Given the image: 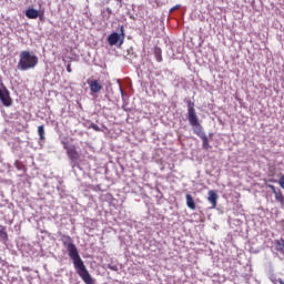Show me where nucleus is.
Segmentation results:
<instances>
[{"mask_svg":"<svg viewBox=\"0 0 284 284\" xmlns=\"http://www.w3.org/2000/svg\"><path fill=\"white\" fill-rule=\"evenodd\" d=\"M62 243L73 262L78 276H80L85 284H94V280L92 278V275H90L88 267H85L83 260H81V255H79V250L77 248V245H74V242H72V237H70V235H63Z\"/></svg>","mask_w":284,"mask_h":284,"instance_id":"obj_1","label":"nucleus"},{"mask_svg":"<svg viewBox=\"0 0 284 284\" xmlns=\"http://www.w3.org/2000/svg\"><path fill=\"white\" fill-rule=\"evenodd\" d=\"M186 105H187V121L191 128H193L194 134H196V136H200V138L204 136L205 132L203 131V125H201V122L199 121L196 109H194V102H192V100H189L186 101Z\"/></svg>","mask_w":284,"mask_h":284,"instance_id":"obj_2","label":"nucleus"},{"mask_svg":"<svg viewBox=\"0 0 284 284\" xmlns=\"http://www.w3.org/2000/svg\"><path fill=\"white\" fill-rule=\"evenodd\" d=\"M39 58L37 55L30 53V51H22L18 62V70L26 72V70H32L33 68H37Z\"/></svg>","mask_w":284,"mask_h":284,"instance_id":"obj_3","label":"nucleus"},{"mask_svg":"<svg viewBox=\"0 0 284 284\" xmlns=\"http://www.w3.org/2000/svg\"><path fill=\"white\" fill-rule=\"evenodd\" d=\"M0 101L4 108H10L12 105V98H10V91L6 88V85L0 87Z\"/></svg>","mask_w":284,"mask_h":284,"instance_id":"obj_4","label":"nucleus"},{"mask_svg":"<svg viewBox=\"0 0 284 284\" xmlns=\"http://www.w3.org/2000/svg\"><path fill=\"white\" fill-rule=\"evenodd\" d=\"M67 154L70 159V165L71 168H77V162L79 161V152H77V149L74 146L67 148Z\"/></svg>","mask_w":284,"mask_h":284,"instance_id":"obj_5","label":"nucleus"},{"mask_svg":"<svg viewBox=\"0 0 284 284\" xmlns=\"http://www.w3.org/2000/svg\"><path fill=\"white\" fill-rule=\"evenodd\" d=\"M87 83L90 88L91 94H99V92L103 90V85H101V81L99 80H87Z\"/></svg>","mask_w":284,"mask_h":284,"instance_id":"obj_6","label":"nucleus"},{"mask_svg":"<svg viewBox=\"0 0 284 284\" xmlns=\"http://www.w3.org/2000/svg\"><path fill=\"white\" fill-rule=\"evenodd\" d=\"M43 11H39L34 8H29L26 10L27 19H39V17H43Z\"/></svg>","mask_w":284,"mask_h":284,"instance_id":"obj_7","label":"nucleus"},{"mask_svg":"<svg viewBox=\"0 0 284 284\" xmlns=\"http://www.w3.org/2000/svg\"><path fill=\"white\" fill-rule=\"evenodd\" d=\"M207 201L209 203H211L212 210L216 209V205L219 203V193H216V191L214 190L209 191Z\"/></svg>","mask_w":284,"mask_h":284,"instance_id":"obj_8","label":"nucleus"},{"mask_svg":"<svg viewBox=\"0 0 284 284\" xmlns=\"http://www.w3.org/2000/svg\"><path fill=\"white\" fill-rule=\"evenodd\" d=\"M121 39L122 38L119 33L113 32L108 37V43H109V45H116L119 43V41H121Z\"/></svg>","mask_w":284,"mask_h":284,"instance_id":"obj_9","label":"nucleus"},{"mask_svg":"<svg viewBox=\"0 0 284 284\" xmlns=\"http://www.w3.org/2000/svg\"><path fill=\"white\" fill-rule=\"evenodd\" d=\"M274 245H275L276 252H280V254L284 256V240L283 239L275 240Z\"/></svg>","mask_w":284,"mask_h":284,"instance_id":"obj_10","label":"nucleus"},{"mask_svg":"<svg viewBox=\"0 0 284 284\" xmlns=\"http://www.w3.org/2000/svg\"><path fill=\"white\" fill-rule=\"evenodd\" d=\"M186 205L190 210H196V203H194V197L191 194H186Z\"/></svg>","mask_w":284,"mask_h":284,"instance_id":"obj_11","label":"nucleus"},{"mask_svg":"<svg viewBox=\"0 0 284 284\" xmlns=\"http://www.w3.org/2000/svg\"><path fill=\"white\" fill-rule=\"evenodd\" d=\"M163 51L161 50V48L159 47H155L154 48V57H155V60L161 63V61H163Z\"/></svg>","mask_w":284,"mask_h":284,"instance_id":"obj_12","label":"nucleus"},{"mask_svg":"<svg viewBox=\"0 0 284 284\" xmlns=\"http://www.w3.org/2000/svg\"><path fill=\"white\" fill-rule=\"evenodd\" d=\"M38 134L40 141H45V128L43 125L38 126Z\"/></svg>","mask_w":284,"mask_h":284,"instance_id":"obj_13","label":"nucleus"},{"mask_svg":"<svg viewBox=\"0 0 284 284\" xmlns=\"http://www.w3.org/2000/svg\"><path fill=\"white\" fill-rule=\"evenodd\" d=\"M274 195L277 203H284V195L282 190H277V192H275Z\"/></svg>","mask_w":284,"mask_h":284,"instance_id":"obj_14","label":"nucleus"},{"mask_svg":"<svg viewBox=\"0 0 284 284\" xmlns=\"http://www.w3.org/2000/svg\"><path fill=\"white\" fill-rule=\"evenodd\" d=\"M200 139H202L204 150H210V140H207V135H202Z\"/></svg>","mask_w":284,"mask_h":284,"instance_id":"obj_15","label":"nucleus"},{"mask_svg":"<svg viewBox=\"0 0 284 284\" xmlns=\"http://www.w3.org/2000/svg\"><path fill=\"white\" fill-rule=\"evenodd\" d=\"M0 237L8 239V232H6V226L0 225Z\"/></svg>","mask_w":284,"mask_h":284,"instance_id":"obj_16","label":"nucleus"},{"mask_svg":"<svg viewBox=\"0 0 284 284\" xmlns=\"http://www.w3.org/2000/svg\"><path fill=\"white\" fill-rule=\"evenodd\" d=\"M120 32H121L120 38H122L120 40V45H123V39H125V29L123 28V26L120 27Z\"/></svg>","mask_w":284,"mask_h":284,"instance_id":"obj_17","label":"nucleus"},{"mask_svg":"<svg viewBox=\"0 0 284 284\" xmlns=\"http://www.w3.org/2000/svg\"><path fill=\"white\" fill-rule=\"evenodd\" d=\"M92 130H95V132H101V129L97 124H91Z\"/></svg>","mask_w":284,"mask_h":284,"instance_id":"obj_18","label":"nucleus"},{"mask_svg":"<svg viewBox=\"0 0 284 284\" xmlns=\"http://www.w3.org/2000/svg\"><path fill=\"white\" fill-rule=\"evenodd\" d=\"M270 190H272L273 194H276V192H278V190H276V186L270 184L268 185Z\"/></svg>","mask_w":284,"mask_h":284,"instance_id":"obj_19","label":"nucleus"},{"mask_svg":"<svg viewBox=\"0 0 284 284\" xmlns=\"http://www.w3.org/2000/svg\"><path fill=\"white\" fill-rule=\"evenodd\" d=\"M109 270H112V272H118L119 267L116 265H109Z\"/></svg>","mask_w":284,"mask_h":284,"instance_id":"obj_20","label":"nucleus"},{"mask_svg":"<svg viewBox=\"0 0 284 284\" xmlns=\"http://www.w3.org/2000/svg\"><path fill=\"white\" fill-rule=\"evenodd\" d=\"M67 72H72V67L70 64L67 65Z\"/></svg>","mask_w":284,"mask_h":284,"instance_id":"obj_21","label":"nucleus"},{"mask_svg":"<svg viewBox=\"0 0 284 284\" xmlns=\"http://www.w3.org/2000/svg\"><path fill=\"white\" fill-rule=\"evenodd\" d=\"M180 6H175L171 9V12H174V10H179Z\"/></svg>","mask_w":284,"mask_h":284,"instance_id":"obj_22","label":"nucleus"},{"mask_svg":"<svg viewBox=\"0 0 284 284\" xmlns=\"http://www.w3.org/2000/svg\"><path fill=\"white\" fill-rule=\"evenodd\" d=\"M278 283H280V284H284V281H283V280H278Z\"/></svg>","mask_w":284,"mask_h":284,"instance_id":"obj_23","label":"nucleus"},{"mask_svg":"<svg viewBox=\"0 0 284 284\" xmlns=\"http://www.w3.org/2000/svg\"><path fill=\"white\" fill-rule=\"evenodd\" d=\"M3 85V82L1 81V78H0V87Z\"/></svg>","mask_w":284,"mask_h":284,"instance_id":"obj_24","label":"nucleus"},{"mask_svg":"<svg viewBox=\"0 0 284 284\" xmlns=\"http://www.w3.org/2000/svg\"><path fill=\"white\" fill-rule=\"evenodd\" d=\"M121 94H123V89H120Z\"/></svg>","mask_w":284,"mask_h":284,"instance_id":"obj_25","label":"nucleus"},{"mask_svg":"<svg viewBox=\"0 0 284 284\" xmlns=\"http://www.w3.org/2000/svg\"><path fill=\"white\" fill-rule=\"evenodd\" d=\"M115 1H118L119 3H121V0H115Z\"/></svg>","mask_w":284,"mask_h":284,"instance_id":"obj_26","label":"nucleus"}]
</instances>
